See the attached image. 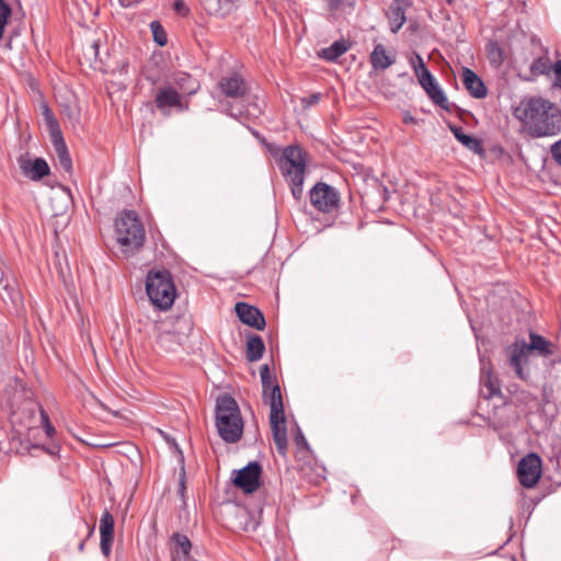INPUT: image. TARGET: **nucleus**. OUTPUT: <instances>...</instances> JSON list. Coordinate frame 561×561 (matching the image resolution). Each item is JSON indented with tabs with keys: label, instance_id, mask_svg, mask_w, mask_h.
I'll return each instance as SVG.
<instances>
[{
	"label": "nucleus",
	"instance_id": "obj_1",
	"mask_svg": "<svg viewBox=\"0 0 561 561\" xmlns=\"http://www.w3.org/2000/svg\"><path fill=\"white\" fill-rule=\"evenodd\" d=\"M527 133L534 138L552 137L561 133V111L542 98H531L516 110Z\"/></svg>",
	"mask_w": 561,
	"mask_h": 561
},
{
	"label": "nucleus",
	"instance_id": "obj_2",
	"mask_svg": "<svg viewBox=\"0 0 561 561\" xmlns=\"http://www.w3.org/2000/svg\"><path fill=\"white\" fill-rule=\"evenodd\" d=\"M216 427L219 436L229 444L237 443L243 432V422L237 401L221 396L216 402Z\"/></svg>",
	"mask_w": 561,
	"mask_h": 561
},
{
	"label": "nucleus",
	"instance_id": "obj_3",
	"mask_svg": "<svg viewBox=\"0 0 561 561\" xmlns=\"http://www.w3.org/2000/svg\"><path fill=\"white\" fill-rule=\"evenodd\" d=\"M116 240L126 257L139 251L145 241V229L137 214L123 211L115 221Z\"/></svg>",
	"mask_w": 561,
	"mask_h": 561
},
{
	"label": "nucleus",
	"instance_id": "obj_4",
	"mask_svg": "<svg viewBox=\"0 0 561 561\" xmlns=\"http://www.w3.org/2000/svg\"><path fill=\"white\" fill-rule=\"evenodd\" d=\"M278 164L283 176L290 185L293 197L300 201L306 174L305 152L298 146H288L284 148Z\"/></svg>",
	"mask_w": 561,
	"mask_h": 561
},
{
	"label": "nucleus",
	"instance_id": "obj_5",
	"mask_svg": "<svg viewBox=\"0 0 561 561\" xmlns=\"http://www.w3.org/2000/svg\"><path fill=\"white\" fill-rule=\"evenodd\" d=\"M146 291L150 301L161 310L170 309L176 297V289L168 271L149 272Z\"/></svg>",
	"mask_w": 561,
	"mask_h": 561
},
{
	"label": "nucleus",
	"instance_id": "obj_6",
	"mask_svg": "<svg viewBox=\"0 0 561 561\" xmlns=\"http://www.w3.org/2000/svg\"><path fill=\"white\" fill-rule=\"evenodd\" d=\"M270 423L273 433V439L275 442L277 451L280 455H285L287 451L288 439L287 428L285 425L286 417L284 413V405L279 386H275L272 388V393L270 396Z\"/></svg>",
	"mask_w": 561,
	"mask_h": 561
},
{
	"label": "nucleus",
	"instance_id": "obj_7",
	"mask_svg": "<svg viewBox=\"0 0 561 561\" xmlns=\"http://www.w3.org/2000/svg\"><path fill=\"white\" fill-rule=\"evenodd\" d=\"M311 205L321 213H330L340 202V193L333 186L319 182L309 192Z\"/></svg>",
	"mask_w": 561,
	"mask_h": 561
},
{
	"label": "nucleus",
	"instance_id": "obj_8",
	"mask_svg": "<svg viewBox=\"0 0 561 561\" xmlns=\"http://www.w3.org/2000/svg\"><path fill=\"white\" fill-rule=\"evenodd\" d=\"M31 407L25 408L26 412V421L24 422L22 419V412L14 411L11 416V423L14 428V434L11 437L10 442H23V437L26 436L27 440L30 439L32 432L37 431V420L35 417L34 404L28 403Z\"/></svg>",
	"mask_w": 561,
	"mask_h": 561
},
{
	"label": "nucleus",
	"instance_id": "obj_9",
	"mask_svg": "<svg viewBox=\"0 0 561 561\" xmlns=\"http://www.w3.org/2000/svg\"><path fill=\"white\" fill-rule=\"evenodd\" d=\"M157 108L162 115L169 116L172 111L183 112L186 106L183 105L181 93L173 87H162L154 96Z\"/></svg>",
	"mask_w": 561,
	"mask_h": 561
},
{
	"label": "nucleus",
	"instance_id": "obj_10",
	"mask_svg": "<svg viewBox=\"0 0 561 561\" xmlns=\"http://www.w3.org/2000/svg\"><path fill=\"white\" fill-rule=\"evenodd\" d=\"M519 482L525 488H533L541 474V459L536 454L523 457L517 467Z\"/></svg>",
	"mask_w": 561,
	"mask_h": 561
},
{
	"label": "nucleus",
	"instance_id": "obj_11",
	"mask_svg": "<svg viewBox=\"0 0 561 561\" xmlns=\"http://www.w3.org/2000/svg\"><path fill=\"white\" fill-rule=\"evenodd\" d=\"M261 472V466L256 461H252L242 469L234 471L232 481L243 492L253 493L260 486Z\"/></svg>",
	"mask_w": 561,
	"mask_h": 561
},
{
	"label": "nucleus",
	"instance_id": "obj_12",
	"mask_svg": "<svg viewBox=\"0 0 561 561\" xmlns=\"http://www.w3.org/2000/svg\"><path fill=\"white\" fill-rule=\"evenodd\" d=\"M510 366L514 369L516 376L522 380H528L530 374L525 366L528 364L530 353L526 348V342H515L507 347Z\"/></svg>",
	"mask_w": 561,
	"mask_h": 561
},
{
	"label": "nucleus",
	"instance_id": "obj_13",
	"mask_svg": "<svg viewBox=\"0 0 561 561\" xmlns=\"http://www.w3.org/2000/svg\"><path fill=\"white\" fill-rule=\"evenodd\" d=\"M239 320L256 330H263L265 327V319L263 313L247 302H237L234 307Z\"/></svg>",
	"mask_w": 561,
	"mask_h": 561
},
{
	"label": "nucleus",
	"instance_id": "obj_14",
	"mask_svg": "<svg viewBox=\"0 0 561 561\" xmlns=\"http://www.w3.org/2000/svg\"><path fill=\"white\" fill-rule=\"evenodd\" d=\"M218 88L227 98L231 99L242 98L248 91L247 82L237 73L222 77L218 82Z\"/></svg>",
	"mask_w": 561,
	"mask_h": 561
},
{
	"label": "nucleus",
	"instance_id": "obj_15",
	"mask_svg": "<svg viewBox=\"0 0 561 561\" xmlns=\"http://www.w3.org/2000/svg\"><path fill=\"white\" fill-rule=\"evenodd\" d=\"M100 535L101 551L105 557H108L112 551V543L114 539V517L108 511L102 513L100 519Z\"/></svg>",
	"mask_w": 561,
	"mask_h": 561
},
{
	"label": "nucleus",
	"instance_id": "obj_16",
	"mask_svg": "<svg viewBox=\"0 0 561 561\" xmlns=\"http://www.w3.org/2000/svg\"><path fill=\"white\" fill-rule=\"evenodd\" d=\"M417 80H419L421 87L425 90V92L427 93L430 99L435 104H437L442 108H445V110L448 108V100H447L444 91L437 83L436 79L434 78V76L431 72L423 75V77Z\"/></svg>",
	"mask_w": 561,
	"mask_h": 561
},
{
	"label": "nucleus",
	"instance_id": "obj_17",
	"mask_svg": "<svg viewBox=\"0 0 561 561\" xmlns=\"http://www.w3.org/2000/svg\"><path fill=\"white\" fill-rule=\"evenodd\" d=\"M192 543L187 536L175 533L170 539L172 561H190Z\"/></svg>",
	"mask_w": 561,
	"mask_h": 561
},
{
	"label": "nucleus",
	"instance_id": "obj_18",
	"mask_svg": "<svg viewBox=\"0 0 561 561\" xmlns=\"http://www.w3.org/2000/svg\"><path fill=\"white\" fill-rule=\"evenodd\" d=\"M461 80L465 88L467 89L471 96L476 99H483L486 96V87L484 85L483 81L477 76V73L473 72L471 69L466 67L462 68Z\"/></svg>",
	"mask_w": 561,
	"mask_h": 561
},
{
	"label": "nucleus",
	"instance_id": "obj_19",
	"mask_svg": "<svg viewBox=\"0 0 561 561\" xmlns=\"http://www.w3.org/2000/svg\"><path fill=\"white\" fill-rule=\"evenodd\" d=\"M20 169L22 173L32 181H39L49 174V167L43 158H36L34 161L21 160Z\"/></svg>",
	"mask_w": 561,
	"mask_h": 561
},
{
	"label": "nucleus",
	"instance_id": "obj_20",
	"mask_svg": "<svg viewBox=\"0 0 561 561\" xmlns=\"http://www.w3.org/2000/svg\"><path fill=\"white\" fill-rule=\"evenodd\" d=\"M481 376L480 381L483 387V396L488 399L500 396L501 389L496 378L492 377V371L489 366L484 363V359L481 358Z\"/></svg>",
	"mask_w": 561,
	"mask_h": 561
},
{
	"label": "nucleus",
	"instance_id": "obj_21",
	"mask_svg": "<svg viewBox=\"0 0 561 561\" xmlns=\"http://www.w3.org/2000/svg\"><path fill=\"white\" fill-rule=\"evenodd\" d=\"M394 56L389 55L382 44L375 45L370 54V64L375 70H386L394 64Z\"/></svg>",
	"mask_w": 561,
	"mask_h": 561
},
{
	"label": "nucleus",
	"instance_id": "obj_22",
	"mask_svg": "<svg viewBox=\"0 0 561 561\" xmlns=\"http://www.w3.org/2000/svg\"><path fill=\"white\" fill-rule=\"evenodd\" d=\"M387 16L390 24V31L392 33H397L407 20L403 0H394L389 8Z\"/></svg>",
	"mask_w": 561,
	"mask_h": 561
},
{
	"label": "nucleus",
	"instance_id": "obj_23",
	"mask_svg": "<svg viewBox=\"0 0 561 561\" xmlns=\"http://www.w3.org/2000/svg\"><path fill=\"white\" fill-rule=\"evenodd\" d=\"M529 340L530 342L526 343V348H528L530 354L533 352H536L540 356H549L552 354V345L543 336L531 332L529 334Z\"/></svg>",
	"mask_w": 561,
	"mask_h": 561
},
{
	"label": "nucleus",
	"instance_id": "obj_24",
	"mask_svg": "<svg viewBox=\"0 0 561 561\" xmlns=\"http://www.w3.org/2000/svg\"><path fill=\"white\" fill-rule=\"evenodd\" d=\"M265 345L261 336L251 335L247 341V358L256 362L262 358Z\"/></svg>",
	"mask_w": 561,
	"mask_h": 561
},
{
	"label": "nucleus",
	"instance_id": "obj_25",
	"mask_svg": "<svg viewBox=\"0 0 561 561\" xmlns=\"http://www.w3.org/2000/svg\"><path fill=\"white\" fill-rule=\"evenodd\" d=\"M53 142L58 156L60 167L67 172L71 171L72 162L62 136L53 139Z\"/></svg>",
	"mask_w": 561,
	"mask_h": 561
},
{
	"label": "nucleus",
	"instance_id": "obj_26",
	"mask_svg": "<svg viewBox=\"0 0 561 561\" xmlns=\"http://www.w3.org/2000/svg\"><path fill=\"white\" fill-rule=\"evenodd\" d=\"M451 131L455 138L471 151L479 152L481 150L480 140L470 135L465 134L461 127H451Z\"/></svg>",
	"mask_w": 561,
	"mask_h": 561
},
{
	"label": "nucleus",
	"instance_id": "obj_27",
	"mask_svg": "<svg viewBox=\"0 0 561 561\" xmlns=\"http://www.w3.org/2000/svg\"><path fill=\"white\" fill-rule=\"evenodd\" d=\"M348 50V45L345 41H336L331 44L329 47L322 49L321 57L333 61L341 57Z\"/></svg>",
	"mask_w": 561,
	"mask_h": 561
},
{
	"label": "nucleus",
	"instance_id": "obj_28",
	"mask_svg": "<svg viewBox=\"0 0 561 561\" xmlns=\"http://www.w3.org/2000/svg\"><path fill=\"white\" fill-rule=\"evenodd\" d=\"M174 84L178 89L185 94H194L197 91L198 84L187 73H179L174 78Z\"/></svg>",
	"mask_w": 561,
	"mask_h": 561
},
{
	"label": "nucleus",
	"instance_id": "obj_29",
	"mask_svg": "<svg viewBox=\"0 0 561 561\" xmlns=\"http://www.w3.org/2000/svg\"><path fill=\"white\" fill-rule=\"evenodd\" d=\"M262 387H263V397L266 403L270 404V396L272 393V388L276 385H273L271 379V371L268 365H263L260 369Z\"/></svg>",
	"mask_w": 561,
	"mask_h": 561
},
{
	"label": "nucleus",
	"instance_id": "obj_30",
	"mask_svg": "<svg viewBox=\"0 0 561 561\" xmlns=\"http://www.w3.org/2000/svg\"><path fill=\"white\" fill-rule=\"evenodd\" d=\"M42 108H43V115H44L45 122L50 130L51 138L55 139L57 137H60L61 131H60L58 122L55 118L53 112L49 110V107L46 104H44L42 106Z\"/></svg>",
	"mask_w": 561,
	"mask_h": 561
},
{
	"label": "nucleus",
	"instance_id": "obj_31",
	"mask_svg": "<svg viewBox=\"0 0 561 561\" xmlns=\"http://www.w3.org/2000/svg\"><path fill=\"white\" fill-rule=\"evenodd\" d=\"M551 69H553V66H551L547 57H539L535 59L530 66V72L534 77L548 75Z\"/></svg>",
	"mask_w": 561,
	"mask_h": 561
},
{
	"label": "nucleus",
	"instance_id": "obj_32",
	"mask_svg": "<svg viewBox=\"0 0 561 561\" xmlns=\"http://www.w3.org/2000/svg\"><path fill=\"white\" fill-rule=\"evenodd\" d=\"M410 65L413 68V71H414L415 76L417 77V79L422 78L423 75H425V73H430V70L425 66L423 58L417 53H414L411 56Z\"/></svg>",
	"mask_w": 561,
	"mask_h": 561
},
{
	"label": "nucleus",
	"instance_id": "obj_33",
	"mask_svg": "<svg viewBox=\"0 0 561 561\" xmlns=\"http://www.w3.org/2000/svg\"><path fill=\"white\" fill-rule=\"evenodd\" d=\"M50 201H57L60 203V206L56 208L55 215H60L69 205L70 203V194L66 190H61L59 192H55L53 196L50 197Z\"/></svg>",
	"mask_w": 561,
	"mask_h": 561
},
{
	"label": "nucleus",
	"instance_id": "obj_34",
	"mask_svg": "<svg viewBox=\"0 0 561 561\" xmlns=\"http://www.w3.org/2000/svg\"><path fill=\"white\" fill-rule=\"evenodd\" d=\"M150 28L153 34V39L159 46H164L168 42L167 34L158 21L150 23Z\"/></svg>",
	"mask_w": 561,
	"mask_h": 561
},
{
	"label": "nucleus",
	"instance_id": "obj_35",
	"mask_svg": "<svg viewBox=\"0 0 561 561\" xmlns=\"http://www.w3.org/2000/svg\"><path fill=\"white\" fill-rule=\"evenodd\" d=\"M11 15V8L4 0H0V39L3 37L4 27Z\"/></svg>",
	"mask_w": 561,
	"mask_h": 561
},
{
	"label": "nucleus",
	"instance_id": "obj_36",
	"mask_svg": "<svg viewBox=\"0 0 561 561\" xmlns=\"http://www.w3.org/2000/svg\"><path fill=\"white\" fill-rule=\"evenodd\" d=\"M489 58L492 64L500 65L503 61L502 53L497 44L491 43L489 45Z\"/></svg>",
	"mask_w": 561,
	"mask_h": 561
},
{
	"label": "nucleus",
	"instance_id": "obj_37",
	"mask_svg": "<svg viewBox=\"0 0 561 561\" xmlns=\"http://www.w3.org/2000/svg\"><path fill=\"white\" fill-rule=\"evenodd\" d=\"M41 422L44 425V431H45L47 437H51L55 433V428L51 425V423L49 422L48 416L45 414V412L43 410H41Z\"/></svg>",
	"mask_w": 561,
	"mask_h": 561
},
{
	"label": "nucleus",
	"instance_id": "obj_38",
	"mask_svg": "<svg viewBox=\"0 0 561 561\" xmlns=\"http://www.w3.org/2000/svg\"><path fill=\"white\" fill-rule=\"evenodd\" d=\"M550 152L552 154V158L554 159V161L561 165V139L556 141L551 148H550Z\"/></svg>",
	"mask_w": 561,
	"mask_h": 561
},
{
	"label": "nucleus",
	"instance_id": "obj_39",
	"mask_svg": "<svg viewBox=\"0 0 561 561\" xmlns=\"http://www.w3.org/2000/svg\"><path fill=\"white\" fill-rule=\"evenodd\" d=\"M553 72L556 76V85L561 88V60H558L553 65Z\"/></svg>",
	"mask_w": 561,
	"mask_h": 561
},
{
	"label": "nucleus",
	"instance_id": "obj_40",
	"mask_svg": "<svg viewBox=\"0 0 561 561\" xmlns=\"http://www.w3.org/2000/svg\"><path fill=\"white\" fill-rule=\"evenodd\" d=\"M320 98H321L320 93H313L309 98L304 99L302 102L307 107H309L313 104H317L319 102Z\"/></svg>",
	"mask_w": 561,
	"mask_h": 561
},
{
	"label": "nucleus",
	"instance_id": "obj_41",
	"mask_svg": "<svg viewBox=\"0 0 561 561\" xmlns=\"http://www.w3.org/2000/svg\"><path fill=\"white\" fill-rule=\"evenodd\" d=\"M403 123L404 124H414L415 123V118L411 114L405 113L403 115Z\"/></svg>",
	"mask_w": 561,
	"mask_h": 561
},
{
	"label": "nucleus",
	"instance_id": "obj_42",
	"mask_svg": "<svg viewBox=\"0 0 561 561\" xmlns=\"http://www.w3.org/2000/svg\"><path fill=\"white\" fill-rule=\"evenodd\" d=\"M328 1V4H329V8L331 10H335L340 3L342 2V0H327Z\"/></svg>",
	"mask_w": 561,
	"mask_h": 561
},
{
	"label": "nucleus",
	"instance_id": "obj_43",
	"mask_svg": "<svg viewBox=\"0 0 561 561\" xmlns=\"http://www.w3.org/2000/svg\"><path fill=\"white\" fill-rule=\"evenodd\" d=\"M295 440H296L297 445H300V444H305L306 445L307 444V442H306V439H305V437H304L301 432H299L296 435Z\"/></svg>",
	"mask_w": 561,
	"mask_h": 561
},
{
	"label": "nucleus",
	"instance_id": "obj_44",
	"mask_svg": "<svg viewBox=\"0 0 561 561\" xmlns=\"http://www.w3.org/2000/svg\"><path fill=\"white\" fill-rule=\"evenodd\" d=\"M79 551H83L84 549V541H81L78 546Z\"/></svg>",
	"mask_w": 561,
	"mask_h": 561
},
{
	"label": "nucleus",
	"instance_id": "obj_45",
	"mask_svg": "<svg viewBox=\"0 0 561 561\" xmlns=\"http://www.w3.org/2000/svg\"><path fill=\"white\" fill-rule=\"evenodd\" d=\"M206 10H207L208 12H210V13H211L213 11H215V10H216V8L207 7V8H206Z\"/></svg>",
	"mask_w": 561,
	"mask_h": 561
},
{
	"label": "nucleus",
	"instance_id": "obj_46",
	"mask_svg": "<svg viewBox=\"0 0 561 561\" xmlns=\"http://www.w3.org/2000/svg\"><path fill=\"white\" fill-rule=\"evenodd\" d=\"M252 134L254 135V137L260 138V135L257 131L253 130Z\"/></svg>",
	"mask_w": 561,
	"mask_h": 561
},
{
	"label": "nucleus",
	"instance_id": "obj_47",
	"mask_svg": "<svg viewBox=\"0 0 561 561\" xmlns=\"http://www.w3.org/2000/svg\"><path fill=\"white\" fill-rule=\"evenodd\" d=\"M229 114H230L232 117H237V114H236V113H233L232 111H230V113H229Z\"/></svg>",
	"mask_w": 561,
	"mask_h": 561
}]
</instances>
